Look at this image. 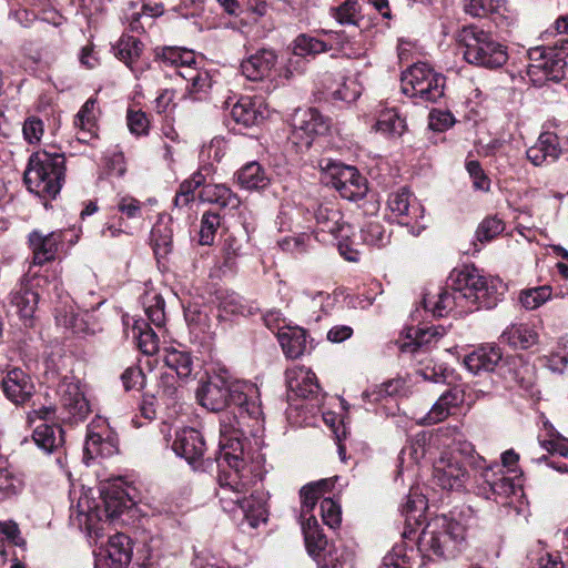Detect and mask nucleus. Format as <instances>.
I'll use <instances>...</instances> for the list:
<instances>
[{
  "label": "nucleus",
  "mask_w": 568,
  "mask_h": 568,
  "mask_svg": "<svg viewBox=\"0 0 568 568\" xmlns=\"http://www.w3.org/2000/svg\"><path fill=\"white\" fill-rule=\"evenodd\" d=\"M235 417L227 416L222 420L221 450L215 457L219 474L216 496L225 511L241 509L252 527L267 519L266 495L254 490L246 494L253 485L262 480L261 467L257 463H247L246 447L242 442L244 430L235 427Z\"/></svg>",
  "instance_id": "f257e3e1"
},
{
  "label": "nucleus",
  "mask_w": 568,
  "mask_h": 568,
  "mask_svg": "<svg viewBox=\"0 0 568 568\" xmlns=\"http://www.w3.org/2000/svg\"><path fill=\"white\" fill-rule=\"evenodd\" d=\"M197 398L203 407L212 412H220L230 404L235 405L239 415L225 413L220 419L219 446L221 447L222 420L232 416L237 420L235 427L244 430L242 442L246 447L248 444L246 435L254 432L263 416L258 388L251 383L232 381L226 373L217 374L202 385L197 390Z\"/></svg>",
  "instance_id": "f03ea898"
},
{
  "label": "nucleus",
  "mask_w": 568,
  "mask_h": 568,
  "mask_svg": "<svg viewBox=\"0 0 568 568\" xmlns=\"http://www.w3.org/2000/svg\"><path fill=\"white\" fill-rule=\"evenodd\" d=\"M452 290L466 307L493 308L504 295V284L498 278H488L474 266L455 270L448 278Z\"/></svg>",
  "instance_id": "7ed1b4c3"
},
{
  "label": "nucleus",
  "mask_w": 568,
  "mask_h": 568,
  "mask_svg": "<svg viewBox=\"0 0 568 568\" xmlns=\"http://www.w3.org/2000/svg\"><path fill=\"white\" fill-rule=\"evenodd\" d=\"M64 174V155L40 150L30 155L23 180L30 192L43 199H55L61 191Z\"/></svg>",
  "instance_id": "20e7f679"
},
{
  "label": "nucleus",
  "mask_w": 568,
  "mask_h": 568,
  "mask_svg": "<svg viewBox=\"0 0 568 568\" xmlns=\"http://www.w3.org/2000/svg\"><path fill=\"white\" fill-rule=\"evenodd\" d=\"M455 39L463 50L465 61L469 64L497 69L508 61L507 48L480 27L464 26L456 32Z\"/></svg>",
  "instance_id": "39448f33"
},
{
  "label": "nucleus",
  "mask_w": 568,
  "mask_h": 568,
  "mask_svg": "<svg viewBox=\"0 0 568 568\" xmlns=\"http://www.w3.org/2000/svg\"><path fill=\"white\" fill-rule=\"evenodd\" d=\"M465 527L446 516L432 519L423 528L418 542L424 550L435 556L452 559L458 556L466 546Z\"/></svg>",
  "instance_id": "423d86ee"
},
{
  "label": "nucleus",
  "mask_w": 568,
  "mask_h": 568,
  "mask_svg": "<svg viewBox=\"0 0 568 568\" xmlns=\"http://www.w3.org/2000/svg\"><path fill=\"white\" fill-rule=\"evenodd\" d=\"M445 78L426 63H416L400 78L402 92L415 103L436 102L444 95Z\"/></svg>",
  "instance_id": "0eeeda50"
},
{
  "label": "nucleus",
  "mask_w": 568,
  "mask_h": 568,
  "mask_svg": "<svg viewBox=\"0 0 568 568\" xmlns=\"http://www.w3.org/2000/svg\"><path fill=\"white\" fill-rule=\"evenodd\" d=\"M530 63L527 75L535 87H542L549 82L559 83L566 78V60L556 57L554 50H546L545 47L530 49Z\"/></svg>",
  "instance_id": "6e6552de"
},
{
  "label": "nucleus",
  "mask_w": 568,
  "mask_h": 568,
  "mask_svg": "<svg viewBox=\"0 0 568 568\" xmlns=\"http://www.w3.org/2000/svg\"><path fill=\"white\" fill-rule=\"evenodd\" d=\"M59 418L68 423H78L87 418L90 404L81 388L80 382L73 376L63 377L57 388Z\"/></svg>",
  "instance_id": "1a4fd4ad"
},
{
  "label": "nucleus",
  "mask_w": 568,
  "mask_h": 568,
  "mask_svg": "<svg viewBox=\"0 0 568 568\" xmlns=\"http://www.w3.org/2000/svg\"><path fill=\"white\" fill-rule=\"evenodd\" d=\"M156 58L164 65L175 68L179 75L191 83L193 90L200 91L207 84V73L199 70L193 50L166 47L156 52Z\"/></svg>",
  "instance_id": "9d476101"
},
{
  "label": "nucleus",
  "mask_w": 568,
  "mask_h": 568,
  "mask_svg": "<svg viewBox=\"0 0 568 568\" xmlns=\"http://www.w3.org/2000/svg\"><path fill=\"white\" fill-rule=\"evenodd\" d=\"M291 141L300 151L308 149L316 136L324 135L329 129V120L318 110L298 109L293 115Z\"/></svg>",
  "instance_id": "9b49d317"
},
{
  "label": "nucleus",
  "mask_w": 568,
  "mask_h": 568,
  "mask_svg": "<svg viewBox=\"0 0 568 568\" xmlns=\"http://www.w3.org/2000/svg\"><path fill=\"white\" fill-rule=\"evenodd\" d=\"M331 176L328 182L348 201L362 200L367 193V181L354 166L327 162L323 166Z\"/></svg>",
  "instance_id": "f8f14e48"
},
{
  "label": "nucleus",
  "mask_w": 568,
  "mask_h": 568,
  "mask_svg": "<svg viewBox=\"0 0 568 568\" xmlns=\"http://www.w3.org/2000/svg\"><path fill=\"white\" fill-rule=\"evenodd\" d=\"M480 494L487 498H508L516 493L517 486L513 478L505 475L503 468L495 465H486L485 460L476 464Z\"/></svg>",
  "instance_id": "ddd939ff"
},
{
  "label": "nucleus",
  "mask_w": 568,
  "mask_h": 568,
  "mask_svg": "<svg viewBox=\"0 0 568 568\" xmlns=\"http://www.w3.org/2000/svg\"><path fill=\"white\" fill-rule=\"evenodd\" d=\"M468 479V471L462 462L449 453H443L433 466V481L442 489L460 490Z\"/></svg>",
  "instance_id": "4468645a"
},
{
  "label": "nucleus",
  "mask_w": 568,
  "mask_h": 568,
  "mask_svg": "<svg viewBox=\"0 0 568 568\" xmlns=\"http://www.w3.org/2000/svg\"><path fill=\"white\" fill-rule=\"evenodd\" d=\"M172 449L190 465L195 466L202 460L206 450V444L199 430L192 427H184L175 432Z\"/></svg>",
  "instance_id": "2eb2a0df"
},
{
  "label": "nucleus",
  "mask_w": 568,
  "mask_h": 568,
  "mask_svg": "<svg viewBox=\"0 0 568 568\" xmlns=\"http://www.w3.org/2000/svg\"><path fill=\"white\" fill-rule=\"evenodd\" d=\"M62 242L63 232L61 230L50 233L32 231L28 236V244L33 255V264L43 265L55 260Z\"/></svg>",
  "instance_id": "dca6fc26"
},
{
  "label": "nucleus",
  "mask_w": 568,
  "mask_h": 568,
  "mask_svg": "<svg viewBox=\"0 0 568 568\" xmlns=\"http://www.w3.org/2000/svg\"><path fill=\"white\" fill-rule=\"evenodd\" d=\"M277 63V54L271 49H260L241 62V72L250 81L271 79Z\"/></svg>",
  "instance_id": "f3484780"
},
{
  "label": "nucleus",
  "mask_w": 568,
  "mask_h": 568,
  "mask_svg": "<svg viewBox=\"0 0 568 568\" xmlns=\"http://www.w3.org/2000/svg\"><path fill=\"white\" fill-rule=\"evenodd\" d=\"M1 387L6 397L16 405L27 403L34 392V385L30 376L18 367L6 373Z\"/></svg>",
  "instance_id": "a211bd4d"
},
{
  "label": "nucleus",
  "mask_w": 568,
  "mask_h": 568,
  "mask_svg": "<svg viewBox=\"0 0 568 568\" xmlns=\"http://www.w3.org/2000/svg\"><path fill=\"white\" fill-rule=\"evenodd\" d=\"M561 154L559 138L554 132L539 134L534 145L527 149V160L535 166L554 163Z\"/></svg>",
  "instance_id": "6ab92c4d"
},
{
  "label": "nucleus",
  "mask_w": 568,
  "mask_h": 568,
  "mask_svg": "<svg viewBox=\"0 0 568 568\" xmlns=\"http://www.w3.org/2000/svg\"><path fill=\"white\" fill-rule=\"evenodd\" d=\"M95 555L103 558L109 568H125L132 557L130 538L124 534H115L109 538L106 547L100 548Z\"/></svg>",
  "instance_id": "aec40b11"
},
{
  "label": "nucleus",
  "mask_w": 568,
  "mask_h": 568,
  "mask_svg": "<svg viewBox=\"0 0 568 568\" xmlns=\"http://www.w3.org/2000/svg\"><path fill=\"white\" fill-rule=\"evenodd\" d=\"M101 496L104 506V516L106 519L111 520L119 517L133 504L128 491L123 488L121 480L104 485L101 489Z\"/></svg>",
  "instance_id": "412c9836"
},
{
  "label": "nucleus",
  "mask_w": 568,
  "mask_h": 568,
  "mask_svg": "<svg viewBox=\"0 0 568 568\" xmlns=\"http://www.w3.org/2000/svg\"><path fill=\"white\" fill-rule=\"evenodd\" d=\"M317 233H328L334 239H348L351 225L343 222L342 212L332 205H321L315 212Z\"/></svg>",
  "instance_id": "4be33fe9"
},
{
  "label": "nucleus",
  "mask_w": 568,
  "mask_h": 568,
  "mask_svg": "<svg viewBox=\"0 0 568 568\" xmlns=\"http://www.w3.org/2000/svg\"><path fill=\"white\" fill-rule=\"evenodd\" d=\"M390 212L399 219V223L408 224L423 216L424 209L409 191L403 189L388 197Z\"/></svg>",
  "instance_id": "5701e85b"
},
{
  "label": "nucleus",
  "mask_w": 568,
  "mask_h": 568,
  "mask_svg": "<svg viewBox=\"0 0 568 568\" xmlns=\"http://www.w3.org/2000/svg\"><path fill=\"white\" fill-rule=\"evenodd\" d=\"M266 108L257 98L242 97L231 109V116L245 128L260 124L265 119Z\"/></svg>",
  "instance_id": "b1692460"
},
{
  "label": "nucleus",
  "mask_w": 568,
  "mask_h": 568,
  "mask_svg": "<svg viewBox=\"0 0 568 568\" xmlns=\"http://www.w3.org/2000/svg\"><path fill=\"white\" fill-rule=\"evenodd\" d=\"M287 387L297 397L316 398L321 392L316 375L308 368L296 367L286 372Z\"/></svg>",
  "instance_id": "393cba45"
},
{
  "label": "nucleus",
  "mask_w": 568,
  "mask_h": 568,
  "mask_svg": "<svg viewBox=\"0 0 568 568\" xmlns=\"http://www.w3.org/2000/svg\"><path fill=\"white\" fill-rule=\"evenodd\" d=\"M503 358L500 348L496 345H481L465 356L464 364L473 374L493 372Z\"/></svg>",
  "instance_id": "a878e982"
},
{
  "label": "nucleus",
  "mask_w": 568,
  "mask_h": 568,
  "mask_svg": "<svg viewBox=\"0 0 568 568\" xmlns=\"http://www.w3.org/2000/svg\"><path fill=\"white\" fill-rule=\"evenodd\" d=\"M39 302V294L28 284L20 283L10 293V304L16 308L26 326L32 325L33 314Z\"/></svg>",
  "instance_id": "bb28decb"
},
{
  "label": "nucleus",
  "mask_w": 568,
  "mask_h": 568,
  "mask_svg": "<svg viewBox=\"0 0 568 568\" xmlns=\"http://www.w3.org/2000/svg\"><path fill=\"white\" fill-rule=\"evenodd\" d=\"M423 305L426 311L432 312L434 316L443 317L454 310L455 306L466 307L463 301L457 298V292L449 287H438L435 294L426 293L423 298Z\"/></svg>",
  "instance_id": "cd10ccee"
},
{
  "label": "nucleus",
  "mask_w": 568,
  "mask_h": 568,
  "mask_svg": "<svg viewBox=\"0 0 568 568\" xmlns=\"http://www.w3.org/2000/svg\"><path fill=\"white\" fill-rule=\"evenodd\" d=\"M276 336L286 357L298 358L307 349L306 332L301 327H278Z\"/></svg>",
  "instance_id": "c85d7f7f"
},
{
  "label": "nucleus",
  "mask_w": 568,
  "mask_h": 568,
  "mask_svg": "<svg viewBox=\"0 0 568 568\" xmlns=\"http://www.w3.org/2000/svg\"><path fill=\"white\" fill-rule=\"evenodd\" d=\"M200 199L204 202L214 203L223 209L235 210L240 206L241 200L225 184L206 183L200 191Z\"/></svg>",
  "instance_id": "c756f323"
},
{
  "label": "nucleus",
  "mask_w": 568,
  "mask_h": 568,
  "mask_svg": "<svg viewBox=\"0 0 568 568\" xmlns=\"http://www.w3.org/2000/svg\"><path fill=\"white\" fill-rule=\"evenodd\" d=\"M220 316L224 315H253L258 311L255 303L246 301L235 292H224L219 296Z\"/></svg>",
  "instance_id": "7c9ffc66"
},
{
  "label": "nucleus",
  "mask_w": 568,
  "mask_h": 568,
  "mask_svg": "<svg viewBox=\"0 0 568 568\" xmlns=\"http://www.w3.org/2000/svg\"><path fill=\"white\" fill-rule=\"evenodd\" d=\"M95 104V99H89L75 115L74 125L78 129L77 135L79 141L84 142L97 135Z\"/></svg>",
  "instance_id": "2f4dec72"
},
{
  "label": "nucleus",
  "mask_w": 568,
  "mask_h": 568,
  "mask_svg": "<svg viewBox=\"0 0 568 568\" xmlns=\"http://www.w3.org/2000/svg\"><path fill=\"white\" fill-rule=\"evenodd\" d=\"M537 333L527 324H511L500 335V341L513 348L527 349L537 343Z\"/></svg>",
  "instance_id": "473e14b6"
},
{
  "label": "nucleus",
  "mask_w": 568,
  "mask_h": 568,
  "mask_svg": "<svg viewBox=\"0 0 568 568\" xmlns=\"http://www.w3.org/2000/svg\"><path fill=\"white\" fill-rule=\"evenodd\" d=\"M36 445L45 453H53L62 447L63 429L57 425L40 424L32 434Z\"/></svg>",
  "instance_id": "72a5a7b5"
},
{
  "label": "nucleus",
  "mask_w": 568,
  "mask_h": 568,
  "mask_svg": "<svg viewBox=\"0 0 568 568\" xmlns=\"http://www.w3.org/2000/svg\"><path fill=\"white\" fill-rule=\"evenodd\" d=\"M163 362L166 367L174 371L181 379L191 377L194 363L190 352L175 347L164 349Z\"/></svg>",
  "instance_id": "f704fd0d"
},
{
  "label": "nucleus",
  "mask_w": 568,
  "mask_h": 568,
  "mask_svg": "<svg viewBox=\"0 0 568 568\" xmlns=\"http://www.w3.org/2000/svg\"><path fill=\"white\" fill-rule=\"evenodd\" d=\"M463 402V395L457 388H449L444 392L434 403L426 416L428 424H436L444 420L453 407L458 406Z\"/></svg>",
  "instance_id": "c9c22d12"
},
{
  "label": "nucleus",
  "mask_w": 568,
  "mask_h": 568,
  "mask_svg": "<svg viewBox=\"0 0 568 568\" xmlns=\"http://www.w3.org/2000/svg\"><path fill=\"white\" fill-rule=\"evenodd\" d=\"M298 301L303 307L313 312L315 321L321 320L322 314H327L332 306L331 294L323 290L305 288Z\"/></svg>",
  "instance_id": "e433bc0d"
},
{
  "label": "nucleus",
  "mask_w": 568,
  "mask_h": 568,
  "mask_svg": "<svg viewBox=\"0 0 568 568\" xmlns=\"http://www.w3.org/2000/svg\"><path fill=\"white\" fill-rule=\"evenodd\" d=\"M237 183L246 190H260L268 185L270 179L257 162H250L236 173Z\"/></svg>",
  "instance_id": "4c0bfd02"
},
{
  "label": "nucleus",
  "mask_w": 568,
  "mask_h": 568,
  "mask_svg": "<svg viewBox=\"0 0 568 568\" xmlns=\"http://www.w3.org/2000/svg\"><path fill=\"white\" fill-rule=\"evenodd\" d=\"M302 530L304 534L305 545L311 556H317L327 545V539L322 532L316 518L310 515L304 518L302 523Z\"/></svg>",
  "instance_id": "58836bf2"
},
{
  "label": "nucleus",
  "mask_w": 568,
  "mask_h": 568,
  "mask_svg": "<svg viewBox=\"0 0 568 568\" xmlns=\"http://www.w3.org/2000/svg\"><path fill=\"white\" fill-rule=\"evenodd\" d=\"M331 484L327 479L310 483L300 490L301 517L307 518L314 509L317 500L328 490Z\"/></svg>",
  "instance_id": "ea45409f"
},
{
  "label": "nucleus",
  "mask_w": 568,
  "mask_h": 568,
  "mask_svg": "<svg viewBox=\"0 0 568 568\" xmlns=\"http://www.w3.org/2000/svg\"><path fill=\"white\" fill-rule=\"evenodd\" d=\"M212 171L211 166H202L190 179L181 183L176 192L174 203L176 206H185L193 200V193L196 189L203 187L206 182V175Z\"/></svg>",
  "instance_id": "a19ab883"
},
{
  "label": "nucleus",
  "mask_w": 568,
  "mask_h": 568,
  "mask_svg": "<svg viewBox=\"0 0 568 568\" xmlns=\"http://www.w3.org/2000/svg\"><path fill=\"white\" fill-rule=\"evenodd\" d=\"M409 385L405 378L398 377L389 379L372 390L363 394L364 398L368 402L375 403L383 400L386 397L404 396L408 393Z\"/></svg>",
  "instance_id": "79ce46f5"
},
{
  "label": "nucleus",
  "mask_w": 568,
  "mask_h": 568,
  "mask_svg": "<svg viewBox=\"0 0 568 568\" xmlns=\"http://www.w3.org/2000/svg\"><path fill=\"white\" fill-rule=\"evenodd\" d=\"M333 45L321 39L302 33L293 41V53L300 58H315L320 53L327 52Z\"/></svg>",
  "instance_id": "37998d69"
},
{
  "label": "nucleus",
  "mask_w": 568,
  "mask_h": 568,
  "mask_svg": "<svg viewBox=\"0 0 568 568\" xmlns=\"http://www.w3.org/2000/svg\"><path fill=\"white\" fill-rule=\"evenodd\" d=\"M55 321L59 326L64 327L74 335L87 334L89 332V324L84 315L75 312L72 306L55 308Z\"/></svg>",
  "instance_id": "c03bdc74"
},
{
  "label": "nucleus",
  "mask_w": 568,
  "mask_h": 568,
  "mask_svg": "<svg viewBox=\"0 0 568 568\" xmlns=\"http://www.w3.org/2000/svg\"><path fill=\"white\" fill-rule=\"evenodd\" d=\"M114 54L131 70L143 51V43L133 36L123 34L113 47Z\"/></svg>",
  "instance_id": "a18cd8bd"
},
{
  "label": "nucleus",
  "mask_w": 568,
  "mask_h": 568,
  "mask_svg": "<svg viewBox=\"0 0 568 568\" xmlns=\"http://www.w3.org/2000/svg\"><path fill=\"white\" fill-rule=\"evenodd\" d=\"M118 450L113 438H104L101 434L89 432L84 444V454L89 458L109 457Z\"/></svg>",
  "instance_id": "49530a36"
},
{
  "label": "nucleus",
  "mask_w": 568,
  "mask_h": 568,
  "mask_svg": "<svg viewBox=\"0 0 568 568\" xmlns=\"http://www.w3.org/2000/svg\"><path fill=\"white\" fill-rule=\"evenodd\" d=\"M132 332L136 339L138 347L143 354L153 355L158 352L159 337L150 327V323H146L143 320L135 321Z\"/></svg>",
  "instance_id": "de8ad7c7"
},
{
  "label": "nucleus",
  "mask_w": 568,
  "mask_h": 568,
  "mask_svg": "<svg viewBox=\"0 0 568 568\" xmlns=\"http://www.w3.org/2000/svg\"><path fill=\"white\" fill-rule=\"evenodd\" d=\"M439 336L440 334L435 327L410 328V333L408 334L410 341L404 343L400 346V351L403 353L422 352L424 347L429 345L433 341H437Z\"/></svg>",
  "instance_id": "09e8293b"
},
{
  "label": "nucleus",
  "mask_w": 568,
  "mask_h": 568,
  "mask_svg": "<svg viewBox=\"0 0 568 568\" xmlns=\"http://www.w3.org/2000/svg\"><path fill=\"white\" fill-rule=\"evenodd\" d=\"M375 129L392 136H400L405 130V121L394 110L383 112L376 124Z\"/></svg>",
  "instance_id": "8fccbe9b"
},
{
  "label": "nucleus",
  "mask_w": 568,
  "mask_h": 568,
  "mask_svg": "<svg viewBox=\"0 0 568 568\" xmlns=\"http://www.w3.org/2000/svg\"><path fill=\"white\" fill-rule=\"evenodd\" d=\"M331 14L339 24H358L361 6L355 0H346L338 7L332 8Z\"/></svg>",
  "instance_id": "3c124183"
},
{
  "label": "nucleus",
  "mask_w": 568,
  "mask_h": 568,
  "mask_svg": "<svg viewBox=\"0 0 568 568\" xmlns=\"http://www.w3.org/2000/svg\"><path fill=\"white\" fill-rule=\"evenodd\" d=\"M361 239L371 246L382 247L389 242V234L377 221H368L361 229Z\"/></svg>",
  "instance_id": "603ef678"
},
{
  "label": "nucleus",
  "mask_w": 568,
  "mask_h": 568,
  "mask_svg": "<svg viewBox=\"0 0 568 568\" xmlns=\"http://www.w3.org/2000/svg\"><path fill=\"white\" fill-rule=\"evenodd\" d=\"M551 296L549 286H539L526 290L520 294V303L527 310H535L547 302Z\"/></svg>",
  "instance_id": "864d4df0"
},
{
  "label": "nucleus",
  "mask_w": 568,
  "mask_h": 568,
  "mask_svg": "<svg viewBox=\"0 0 568 568\" xmlns=\"http://www.w3.org/2000/svg\"><path fill=\"white\" fill-rule=\"evenodd\" d=\"M220 225L221 217L217 213H204L201 219L200 243L202 245H211Z\"/></svg>",
  "instance_id": "5fc2aeb1"
},
{
  "label": "nucleus",
  "mask_w": 568,
  "mask_h": 568,
  "mask_svg": "<svg viewBox=\"0 0 568 568\" xmlns=\"http://www.w3.org/2000/svg\"><path fill=\"white\" fill-rule=\"evenodd\" d=\"M505 229L503 220L497 216L486 217L477 227L476 237L479 242H489Z\"/></svg>",
  "instance_id": "6e6d98bb"
},
{
  "label": "nucleus",
  "mask_w": 568,
  "mask_h": 568,
  "mask_svg": "<svg viewBox=\"0 0 568 568\" xmlns=\"http://www.w3.org/2000/svg\"><path fill=\"white\" fill-rule=\"evenodd\" d=\"M426 507L427 500L425 496L415 490H410L406 503L402 506V513L406 516L407 520H417Z\"/></svg>",
  "instance_id": "4d7b16f0"
},
{
  "label": "nucleus",
  "mask_w": 568,
  "mask_h": 568,
  "mask_svg": "<svg viewBox=\"0 0 568 568\" xmlns=\"http://www.w3.org/2000/svg\"><path fill=\"white\" fill-rule=\"evenodd\" d=\"M22 488V480L8 469H0V501L16 496Z\"/></svg>",
  "instance_id": "13d9d810"
},
{
  "label": "nucleus",
  "mask_w": 568,
  "mask_h": 568,
  "mask_svg": "<svg viewBox=\"0 0 568 568\" xmlns=\"http://www.w3.org/2000/svg\"><path fill=\"white\" fill-rule=\"evenodd\" d=\"M242 255V242L232 235L226 237L223 245V266L229 271H233L236 266V260Z\"/></svg>",
  "instance_id": "bf43d9fd"
},
{
  "label": "nucleus",
  "mask_w": 568,
  "mask_h": 568,
  "mask_svg": "<svg viewBox=\"0 0 568 568\" xmlns=\"http://www.w3.org/2000/svg\"><path fill=\"white\" fill-rule=\"evenodd\" d=\"M361 93L362 88L355 79H345L331 94L334 100L351 103L354 102Z\"/></svg>",
  "instance_id": "052dcab7"
},
{
  "label": "nucleus",
  "mask_w": 568,
  "mask_h": 568,
  "mask_svg": "<svg viewBox=\"0 0 568 568\" xmlns=\"http://www.w3.org/2000/svg\"><path fill=\"white\" fill-rule=\"evenodd\" d=\"M77 519L79 521L80 526H83L88 532V535L92 538L93 536L95 539L102 536V528L99 526V523L101 521V517L97 509H89V510H79L77 515Z\"/></svg>",
  "instance_id": "680f3d73"
},
{
  "label": "nucleus",
  "mask_w": 568,
  "mask_h": 568,
  "mask_svg": "<svg viewBox=\"0 0 568 568\" xmlns=\"http://www.w3.org/2000/svg\"><path fill=\"white\" fill-rule=\"evenodd\" d=\"M151 237L154 243L156 254H168L172 246V231L165 226L158 224L152 229Z\"/></svg>",
  "instance_id": "e2e57ef3"
},
{
  "label": "nucleus",
  "mask_w": 568,
  "mask_h": 568,
  "mask_svg": "<svg viewBox=\"0 0 568 568\" xmlns=\"http://www.w3.org/2000/svg\"><path fill=\"white\" fill-rule=\"evenodd\" d=\"M44 132V125L41 119L37 116H29L24 120L22 126V133L24 140L29 144H34L40 142Z\"/></svg>",
  "instance_id": "0e129e2a"
},
{
  "label": "nucleus",
  "mask_w": 568,
  "mask_h": 568,
  "mask_svg": "<svg viewBox=\"0 0 568 568\" xmlns=\"http://www.w3.org/2000/svg\"><path fill=\"white\" fill-rule=\"evenodd\" d=\"M320 508L323 521L329 528H335L341 524V508L334 500L324 498Z\"/></svg>",
  "instance_id": "69168bd1"
},
{
  "label": "nucleus",
  "mask_w": 568,
  "mask_h": 568,
  "mask_svg": "<svg viewBox=\"0 0 568 568\" xmlns=\"http://www.w3.org/2000/svg\"><path fill=\"white\" fill-rule=\"evenodd\" d=\"M467 172L473 180V186L475 190L487 192L490 189V180L484 173L478 161H469L466 164Z\"/></svg>",
  "instance_id": "338daca9"
},
{
  "label": "nucleus",
  "mask_w": 568,
  "mask_h": 568,
  "mask_svg": "<svg viewBox=\"0 0 568 568\" xmlns=\"http://www.w3.org/2000/svg\"><path fill=\"white\" fill-rule=\"evenodd\" d=\"M128 126L135 135H145L149 132V120L144 112L129 110L126 114Z\"/></svg>",
  "instance_id": "774afa93"
}]
</instances>
